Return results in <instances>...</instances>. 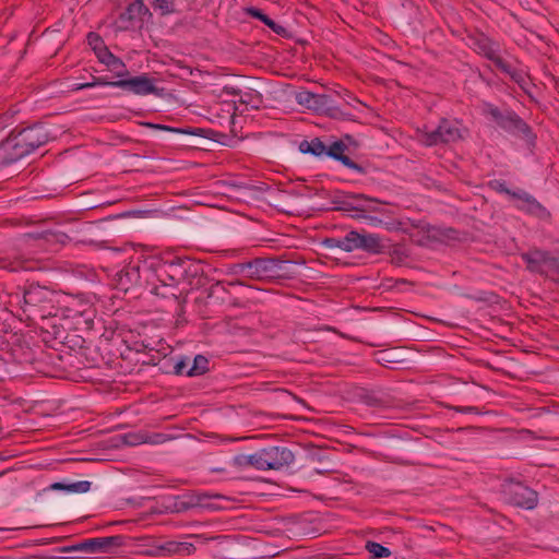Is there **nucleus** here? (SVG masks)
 <instances>
[{
	"label": "nucleus",
	"mask_w": 559,
	"mask_h": 559,
	"mask_svg": "<svg viewBox=\"0 0 559 559\" xmlns=\"http://www.w3.org/2000/svg\"><path fill=\"white\" fill-rule=\"evenodd\" d=\"M483 112L487 116H490L491 119L502 129L515 135L523 136L526 140L531 139L530 127L514 112H502L498 107L491 104H485L483 107Z\"/></svg>",
	"instance_id": "5"
},
{
	"label": "nucleus",
	"mask_w": 559,
	"mask_h": 559,
	"mask_svg": "<svg viewBox=\"0 0 559 559\" xmlns=\"http://www.w3.org/2000/svg\"><path fill=\"white\" fill-rule=\"evenodd\" d=\"M16 134L23 142H25L26 147L31 153L39 146L46 144L49 140V133L41 124H35L33 127L23 129L16 132Z\"/></svg>",
	"instance_id": "15"
},
{
	"label": "nucleus",
	"mask_w": 559,
	"mask_h": 559,
	"mask_svg": "<svg viewBox=\"0 0 559 559\" xmlns=\"http://www.w3.org/2000/svg\"><path fill=\"white\" fill-rule=\"evenodd\" d=\"M145 442H146V440H144V439H140V438H138V437H135V436H129V437L127 438V443H128V444H131V445L140 444V443H145Z\"/></svg>",
	"instance_id": "44"
},
{
	"label": "nucleus",
	"mask_w": 559,
	"mask_h": 559,
	"mask_svg": "<svg viewBox=\"0 0 559 559\" xmlns=\"http://www.w3.org/2000/svg\"><path fill=\"white\" fill-rule=\"evenodd\" d=\"M453 409H455L456 412H460V413H474V414L479 413L477 411V408L473 407V406H467V407L455 406V407H453Z\"/></svg>",
	"instance_id": "40"
},
{
	"label": "nucleus",
	"mask_w": 559,
	"mask_h": 559,
	"mask_svg": "<svg viewBox=\"0 0 559 559\" xmlns=\"http://www.w3.org/2000/svg\"><path fill=\"white\" fill-rule=\"evenodd\" d=\"M112 71H115V73L117 74L118 71H123L119 64H114V63H109L107 64Z\"/></svg>",
	"instance_id": "47"
},
{
	"label": "nucleus",
	"mask_w": 559,
	"mask_h": 559,
	"mask_svg": "<svg viewBox=\"0 0 559 559\" xmlns=\"http://www.w3.org/2000/svg\"><path fill=\"white\" fill-rule=\"evenodd\" d=\"M500 191H503V192H506L508 194L511 193V191L509 189L504 188L502 185H500Z\"/></svg>",
	"instance_id": "48"
},
{
	"label": "nucleus",
	"mask_w": 559,
	"mask_h": 559,
	"mask_svg": "<svg viewBox=\"0 0 559 559\" xmlns=\"http://www.w3.org/2000/svg\"><path fill=\"white\" fill-rule=\"evenodd\" d=\"M386 355H388V353L382 352V353H381V356H382V358H381V359H382V360H384V361H389V357H384V356H386Z\"/></svg>",
	"instance_id": "50"
},
{
	"label": "nucleus",
	"mask_w": 559,
	"mask_h": 559,
	"mask_svg": "<svg viewBox=\"0 0 559 559\" xmlns=\"http://www.w3.org/2000/svg\"><path fill=\"white\" fill-rule=\"evenodd\" d=\"M195 546L188 542L166 540L152 545L145 554L151 557L164 556H190L195 551Z\"/></svg>",
	"instance_id": "12"
},
{
	"label": "nucleus",
	"mask_w": 559,
	"mask_h": 559,
	"mask_svg": "<svg viewBox=\"0 0 559 559\" xmlns=\"http://www.w3.org/2000/svg\"><path fill=\"white\" fill-rule=\"evenodd\" d=\"M266 469H281L290 465L294 460V453L284 447H270L262 449Z\"/></svg>",
	"instance_id": "14"
},
{
	"label": "nucleus",
	"mask_w": 559,
	"mask_h": 559,
	"mask_svg": "<svg viewBox=\"0 0 559 559\" xmlns=\"http://www.w3.org/2000/svg\"><path fill=\"white\" fill-rule=\"evenodd\" d=\"M386 355H388V353L382 352V353H381V356H382V358H381V359H382V360H384V361H389V357H384V356H386Z\"/></svg>",
	"instance_id": "49"
},
{
	"label": "nucleus",
	"mask_w": 559,
	"mask_h": 559,
	"mask_svg": "<svg viewBox=\"0 0 559 559\" xmlns=\"http://www.w3.org/2000/svg\"><path fill=\"white\" fill-rule=\"evenodd\" d=\"M267 26L273 29L276 34L284 33L285 28L278 24H276L273 20H271L270 24Z\"/></svg>",
	"instance_id": "42"
},
{
	"label": "nucleus",
	"mask_w": 559,
	"mask_h": 559,
	"mask_svg": "<svg viewBox=\"0 0 559 559\" xmlns=\"http://www.w3.org/2000/svg\"><path fill=\"white\" fill-rule=\"evenodd\" d=\"M145 16L151 17L152 13L143 0H133L126 10L120 13L117 24L120 29H129L135 22H142Z\"/></svg>",
	"instance_id": "13"
},
{
	"label": "nucleus",
	"mask_w": 559,
	"mask_h": 559,
	"mask_svg": "<svg viewBox=\"0 0 559 559\" xmlns=\"http://www.w3.org/2000/svg\"><path fill=\"white\" fill-rule=\"evenodd\" d=\"M461 138L460 129L456 123L442 120L438 128L432 131L417 130V139L426 146L438 145L441 143L455 142Z\"/></svg>",
	"instance_id": "8"
},
{
	"label": "nucleus",
	"mask_w": 559,
	"mask_h": 559,
	"mask_svg": "<svg viewBox=\"0 0 559 559\" xmlns=\"http://www.w3.org/2000/svg\"><path fill=\"white\" fill-rule=\"evenodd\" d=\"M188 537L193 538V539L200 542L201 544H206L209 540L216 538V537H205L204 535H201V534H190V535H188Z\"/></svg>",
	"instance_id": "39"
},
{
	"label": "nucleus",
	"mask_w": 559,
	"mask_h": 559,
	"mask_svg": "<svg viewBox=\"0 0 559 559\" xmlns=\"http://www.w3.org/2000/svg\"><path fill=\"white\" fill-rule=\"evenodd\" d=\"M56 294L50 289L39 286L31 285L23 295V314L25 320L36 322L37 320H45L57 314V307L55 306Z\"/></svg>",
	"instance_id": "2"
},
{
	"label": "nucleus",
	"mask_w": 559,
	"mask_h": 559,
	"mask_svg": "<svg viewBox=\"0 0 559 559\" xmlns=\"http://www.w3.org/2000/svg\"><path fill=\"white\" fill-rule=\"evenodd\" d=\"M322 245L328 249H341V238H325Z\"/></svg>",
	"instance_id": "38"
},
{
	"label": "nucleus",
	"mask_w": 559,
	"mask_h": 559,
	"mask_svg": "<svg viewBox=\"0 0 559 559\" xmlns=\"http://www.w3.org/2000/svg\"><path fill=\"white\" fill-rule=\"evenodd\" d=\"M495 66L500 69L502 72L511 74V66L508 64L499 55L492 60Z\"/></svg>",
	"instance_id": "36"
},
{
	"label": "nucleus",
	"mask_w": 559,
	"mask_h": 559,
	"mask_svg": "<svg viewBox=\"0 0 559 559\" xmlns=\"http://www.w3.org/2000/svg\"><path fill=\"white\" fill-rule=\"evenodd\" d=\"M239 102L241 104L250 105L251 108L258 109L262 104V97L261 94L255 91L247 92L240 95Z\"/></svg>",
	"instance_id": "30"
},
{
	"label": "nucleus",
	"mask_w": 559,
	"mask_h": 559,
	"mask_svg": "<svg viewBox=\"0 0 559 559\" xmlns=\"http://www.w3.org/2000/svg\"><path fill=\"white\" fill-rule=\"evenodd\" d=\"M391 214L385 202L361 194L359 214H353L352 217L365 219L369 225L379 227L383 224V218Z\"/></svg>",
	"instance_id": "9"
},
{
	"label": "nucleus",
	"mask_w": 559,
	"mask_h": 559,
	"mask_svg": "<svg viewBox=\"0 0 559 559\" xmlns=\"http://www.w3.org/2000/svg\"><path fill=\"white\" fill-rule=\"evenodd\" d=\"M479 49L491 61L498 56L493 45L488 40L481 41L479 44Z\"/></svg>",
	"instance_id": "34"
},
{
	"label": "nucleus",
	"mask_w": 559,
	"mask_h": 559,
	"mask_svg": "<svg viewBox=\"0 0 559 559\" xmlns=\"http://www.w3.org/2000/svg\"><path fill=\"white\" fill-rule=\"evenodd\" d=\"M250 466H252L259 471H267L266 466H265L263 450H260L253 454H250Z\"/></svg>",
	"instance_id": "32"
},
{
	"label": "nucleus",
	"mask_w": 559,
	"mask_h": 559,
	"mask_svg": "<svg viewBox=\"0 0 559 559\" xmlns=\"http://www.w3.org/2000/svg\"><path fill=\"white\" fill-rule=\"evenodd\" d=\"M26 241H41L48 249L56 250L58 247L68 243L71 237L60 230H45L41 233H29L24 235Z\"/></svg>",
	"instance_id": "16"
},
{
	"label": "nucleus",
	"mask_w": 559,
	"mask_h": 559,
	"mask_svg": "<svg viewBox=\"0 0 559 559\" xmlns=\"http://www.w3.org/2000/svg\"><path fill=\"white\" fill-rule=\"evenodd\" d=\"M91 488V483L87 481V480H80V481H74V483H70L68 485V492H80V493H83V492H87Z\"/></svg>",
	"instance_id": "33"
},
{
	"label": "nucleus",
	"mask_w": 559,
	"mask_h": 559,
	"mask_svg": "<svg viewBox=\"0 0 559 559\" xmlns=\"http://www.w3.org/2000/svg\"><path fill=\"white\" fill-rule=\"evenodd\" d=\"M19 266L17 265H13L10 267L11 271H17Z\"/></svg>",
	"instance_id": "51"
},
{
	"label": "nucleus",
	"mask_w": 559,
	"mask_h": 559,
	"mask_svg": "<svg viewBox=\"0 0 559 559\" xmlns=\"http://www.w3.org/2000/svg\"><path fill=\"white\" fill-rule=\"evenodd\" d=\"M146 442H150V443H162L165 441V438L163 435H155L154 437L150 438V439H145Z\"/></svg>",
	"instance_id": "45"
},
{
	"label": "nucleus",
	"mask_w": 559,
	"mask_h": 559,
	"mask_svg": "<svg viewBox=\"0 0 559 559\" xmlns=\"http://www.w3.org/2000/svg\"><path fill=\"white\" fill-rule=\"evenodd\" d=\"M124 538L120 535L96 537L85 539L72 546L62 547L60 552L67 554L72 551H80L84 554H114L115 550L123 545Z\"/></svg>",
	"instance_id": "6"
},
{
	"label": "nucleus",
	"mask_w": 559,
	"mask_h": 559,
	"mask_svg": "<svg viewBox=\"0 0 559 559\" xmlns=\"http://www.w3.org/2000/svg\"><path fill=\"white\" fill-rule=\"evenodd\" d=\"M357 240V250H364L369 253H380L382 251L383 246L377 235L358 233Z\"/></svg>",
	"instance_id": "20"
},
{
	"label": "nucleus",
	"mask_w": 559,
	"mask_h": 559,
	"mask_svg": "<svg viewBox=\"0 0 559 559\" xmlns=\"http://www.w3.org/2000/svg\"><path fill=\"white\" fill-rule=\"evenodd\" d=\"M88 43L91 45H94V49H96L97 44L100 43V39L96 34L90 33L88 34Z\"/></svg>",
	"instance_id": "46"
},
{
	"label": "nucleus",
	"mask_w": 559,
	"mask_h": 559,
	"mask_svg": "<svg viewBox=\"0 0 559 559\" xmlns=\"http://www.w3.org/2000/svg\"><path fill=\"white\" fill-rule=\"evenodd\" d=\"M187 367V362L185 360H179L176 365H175V372L177 374H181L183 373L185 371V368Z\"/></svg>",
	"instance_id": "43"
},
{
	"label": "nucleus",
	"mask_w": 559,
	"mask_h": 559,
	"mask_svg": "<svg viewBox=\"0 0 559 559\" xmlns=\"http://www.w3.org/2000/svg\"><path fill=\"white\" fill-rule=\"evenodd\" d=\"M510 195L525 202V209L530 213L538 214L540 211H544L543 206L533 197L524 191L511 192Z\"/></svg>",
	"instance_id": "23"
},
{
	"label": "nucleus",
	"mask_w": 559,
	"mask_h": 559,
	"mask_svg": "<svg viewBox=\"0 0 559 559\" xmlns=\"http://www.w3.org/2000/svg\"><path fill=\"white\" fill-rule=\"evenodd\" d=\"M151 4L162 15H168L176 11L175 0H151Z\"/></svg>",
	"instance_id": "29"
},
{
	"label": "nucleus",
	"mask_w": 559,
	"mask_h": 559,
	"mask_svg": "<svg viewBox=\"0 0 559 559\" xmlns=\"http://www.w3.org/2000/svg\"><path fill=\"white\" fill-rule=\"evenodd\" d=\"M68 485H69V484L58 481V483H53V484H51L49 488H50L51 490H63V491H68Z\"/></svg>",
	"instance_id": "41"
},
{
	"label": "nucleus",
	"mask_w": 559,
	"mask_h": 559,
	"mask_svg": "<svg viewBox=\"0 0 559 559\" xmlns=\"http://www.w3.org/2000/svg\"><path fill=\"white\" fill-rule=\"evenodd\" d=\"M98 85H108L127 90L135 95L156 94L155 80L146 75H139L130 79L119 78L117 81H108L104 78H93L92 82L80 83L73 86L74 91L90 88Z\"/></svg>",
	"instance_id": "3"
},
{
	"label": "nucleus",
	"mask_w": 559,
	"mask_h": 559,
	"mask_svg": "<svg viewBox=\"0 0 559 559\" xmlns=\"http://www.w3.org/2000/svg\"><path fill=\"white\" fill-rule=\"evenodd\" d=\"M157 281L160 285H155L152 289L157 296L177 297L176 287L190 274H197L198 265L189 259H174L171 261H157L152 263Z\"/></svg>",
	"instance_id": "1"
},
{
	"label": "nucleus",
	"mask_w": 559,
	"mask_h": 559,
	"mask_svg": "<svg viewBox=\"0 0 559 559\" xmlns=\"http://www.w3.org/2000/svg\"><path fill=\"white\" fill-rule=\"evenodd\" d=\"M503 493L510 503L527 510L534 509L538 502L537 492L521 483H507Z\"/></svg>",
	"instance_id": "10"
},
{
	"label": "nucleus",
	"mask_w": 559,
	"mask_h": 559,
	"mask_svg": "<svg viewBox=\"0 0 559 559\" xmlns=\"http://www.w3.org/2000/svg\"><path fill=\"white\" fill-rule=\"evenodd\" d=\"M346 148V145L342 141H336L329 146L326 150V155L336 160H340L344 166L350 169L361 171V167L344 154Z\"/></svg>",
	"instance_id": "18"
},
{
	"label": "nucleus",
	"mask_w": 559,
	"mask_h": 559,
	"mask_svg": "<svg viewBox=\"0 0 559 559\" xmlns=\"http://www.w3.org/2000/svg\"><path fill=\"white\" fill-rule=\"evenodd\" d=\"M361 194L338 197L333 200L334 209L343 212L359 214Z\"/></svg>",
	"instance_id": "19"
},
{
	"label": "nucleus",
	"mask_w": 559,
	"mask_h": 559,
	"mask_svg": "<svg viewBox=\"0 0 559 559\" xmlns=\"http://www.w3.org/2000/svg\"><path fill=\"white\" fill-rule=\"evenodd\" d=\"M248 13L252 17H255V19L260 20L261 22H263L265 25L270 24V22L272 20L266 14H264L261 10L255 9V8L248 9Z\"/></svg>",
	"instance_id": "35"
},
{
	"label": "nucleus",
	"mask_w": 559,
	"mask_h": 559,
	"mask_svg": "<svg viewBox=\"0 0 559 559\" xmlns=\"http://www.w3.org/2000/svg\"><path fill=\"white\" fill-rule=\"evenodd\" d=\"M209 360L203 355H197L193 359L192 367L187 371V376L194 377L203 374L207 371Z\"/></svg>",
	"instance_id": "24"
},
{
	"label": "nucleus",
	"mask_w": 559,
	"mask_h": 559,
	"mask_svg": "<svg viewBox=\"0 0 559 559\" xmlns=\"http://www.w3.org/2000/svg\"><path fill=\"white\" fill-rule=\"evenodd\" d=\"M98 58L99 60L105 63V64H109V63H114V64H119V67L123 70V71H118L117 72V78H124L127 74H128V71L126 69V66L124 63L116 58L111 52H109L108 50H105L104 55H98Z\"/></svg>",
	"instance_id": "26"
},
{
	"label": "nucleus",
	"mask_w": 559,
	"mask_h": 559,
	"mask_svg": "<svg viewBox=\"0 0 559 559\" xmlns=\"http://www.w3.org/2000/svg\"><path fill=\"white\" fill-rule=\"evenodd\" d=\"M143 126L148 127L154 130H163V131H168V132H173V133H177V134L197 135V134H199L198 131H201L200 129H198V130L179 129V128H173V127L165 126V124H155V123H151V122H144Z\"/></svg>",
	"instance_id": "27"
},
{
	"label": "nucleus",
	"mask_w": 559,
	"mask_h": 559,
	"mask_svg": "<svg viewBox=\"0 0 559 559\" xmlns=\"http://www.w3.org/2000/svg\"><path fill=\"white\" fill-rule=\"evenodd\" d=\"M281 262L275 259L258 258L250 262L239 264L242 272L250 278L264 280L275 277L281 269Z\"/></svg>",
	"instance_id": "11"
},
{
	"label": "nucleus",
	"mask_w": 559,
	"mask_h": 559,
	"mask_svg": "<svg viewBox=\"0 0 559 559\" xmlns=\"http://www.w3.org/2000/svg\"><path fill=\"white\" fill-rule=\"evenodd\" d=\"M358 231L352 230L341 238V250L350 252L357 250Z\"/></svg>",
	"instance_id": "28"
},
{
	"label": "nucleus",
	"mask_w": 559,
	"mask_h": 559,
	"mask_svg": "<svg viewBox=\"0 0 559 559\" xmlns=\"http://www.w3.org/2000/svg\"><path fill=\"white\" fill-rule=\"evenodd\" d=\"M366 549L372 555L373 558L389 557L391 554L386 547L374 542H368Z\"/></svg>",
	"instance_id": "31"
},
{
	"label": "nucleus",
	"mask_w": 559,
	"mask_h": 559,
	"mask_svg": "<svg viewBox=\"0 0 559 559\" xmlns=\"http://www.w3.org/2000/svg\"><path fill=\"white\" fill-rule=\"evenodd\" d=\"M199 500L194 497L193 492H189L178 497L174 503L176 512H185L187 510L198 508Z\"/></svg>",
	"instance_id": "21"
},
{
	"label": "nucleus",
	"mask_w": 559,
	"mask_h": 559,
	"mask_svg": "<svg viewBox=\"0 0 559 559\" xmlns=\"http://www.w3.org/2000/svg\"><path fill=\"white\" fill-rule=\"evenodd\" d=\"M234 464L238 467H248L250 466V454H239L234 457Z\"/></svg>",
	"instance_id": "37"
},
{
	"label": "nucleus",
	"mask_w": 559,
	"mask_h": 559,
	"mask_svg": "<svg viewBox=\"0 0 559 559\" xmlns=\"http://www.w3.org/2000/svg\"><path fill=\"white\" fill-rule=\"evenodd\" d=\"M194 497L198 498L199 503L198 508H204V509H215L216 506L211 502L213 499H223L224 496L219 493H209V492H198L193 491Z\"/></svg>",
	"instance_id": "25"
},
{
	"label": "nucleus",
	"mask_w": 559,
	"mask_h": 559,
	"mask_svg": "<svg viewBox=\"0 0 559 559\" xmlns=\"http://www.w3.org/2000/svg\"><path fill=\"white\" fill-rule=\"evenodd\" d=\"M295 99L299 105L311 110L321 111L330 108V97L324 94L301 91L296 94Z\"/></svg>",
	"instance_id": "17"
},
{
	"label": "nucleus",
	"mask_w": 559,
	"mask_h": 559,
	"mask_svg": "<svg viewBox=\"0 0 559 559\" xmlns=\"http://www.w3.org/2000/svg\"><path fill=\"white\" fill-rule=\"evenodd\" d=\"M28 154H31V152L26 147L25 142H23L16 133L12 132L0 143V179L7 176L4 169L9 165L20 160Z\"/></svg>",
	"instance_id": "7"
},
{
	"label": "nucleus",
	"mask_w": 559,
	"mask_h": 559,
	"mask_svg": "<svg viewBox=\"0 0 559 559\" xmlns=\"http://www.w3.org/2000/svg\"><path fill=\"white\" fill-rule=\"evenodd\" d=\"M300 151L304 153H311L316 156L326 155L328 147L324 145V143L319 139H313L310 142L302 141L300 143Z\"/></svg>",
	"instance_id": "22"
},
{
	"label": "nucleus",
	"mask_w": 559,
	"mask_h": 559,
	"mask_svg": "<svg viewBox=\"0 0 559 559\" xmlns=\"http://www.w3.org/2000/svg\"><path fill=\"white\" fill-rule=\"evenodd\" d=\"M530 272L559 278V255L548 251L532 249L521 254Z\"/></svg>",
	"instance_id": "4"
}]
</instances>
